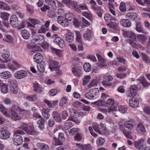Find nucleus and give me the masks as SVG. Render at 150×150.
Here are the masks:
<instances>
[{
    "label": "nucleus",
    "instance_id": "obj_1",
    "mask_svg": "<svg viewBox=\"0 0 150 150\" xmlns=\"http://www.w3.org/2000/svg\"><path fill=\"white\" fill-rule=\"evenodd\" d=\"M20 108L18 106L13 105L11 108L10 110L11 114V118L14 121H19L21 120L22 117V115L20 114V112L19 113H17L16 111L20 112Z\"/></svg>",
    "mask_w": 150,
    "mask_h": 150
},
{
    "label": "nucleus",
    "instance_id": "obj_2",
    "mask_svg": "<svg viewBox=\"0 0 150 150\" xmlns=\"http://www.w3.org/2000/svg\"><path fill=\"white\" fill-rule=\"evenodd\" d=\"M24 133L20 130H17L13 135V143L16 146L21 145L23 142V137L21 134H23Z\"/></svg>",
    "mask_w": 150,
    "mask_h": 150
},
{
    "label": "nucleus",
    "instance_id": "obj_3",
    "mask_svg": "<svg viewBox=\"0 0 150 150\" xmlns=\"http://www.w3.org/2000/svg\"><path fill=\"white\" fill-rule=\"evenodd\" d=\"M99 90L97 88H95L90 90L85 94V97L90 99H94L97 98L98 96Z\"/></svg>",
    "mask_w": 150,
    "mask_h": 150
},
{
    "label": "nucleus",
    "instance_id": "obj_4",
    "mask_svg": "<svg viewBox=\"0 0 150 150\" xmlns=\"http://www.w3.org/2000/svg\"><path fill=\"white\" fill-rule=\"evenodd\" d=\"M144 140L141 139L138 141H135L134 145L135 147L139 150H150V147H146L144 148L143 145Z\"/></svg>",
    "mask_w": 150,
    "mask_h": 150
},
{
    "label": "nucleus",
    "instance_id": "obj_5",
    "mask_svg": "<svg viewBox=\"0 0 150 150\" xmlns=\"http://www.w3.org/2000/svg\"><path fill=\"white\" fill-rule=\"evenodd\" d=\"M69 110L70 113L72 114L68 120L69 121H72L74 122L76 124H79L81 122V121L78 118L75 117L74 115L76 114L75 111L71 108H70Z\"/></svg>",
    "mask_w": 150,
    "mask_h": 150
},
{
    "label": "nucleus",
    "instance_id": "obj_6",
    "mask_svg": "<svg viewBox=\"0 0 150 150\" xmlns=\"http://www.w3.org/2000/svg\"><path fill=\"white\" fill-rule=\"evenodd\" d=\"M136 122L135 120L132 119L126 121L124 125L126 128L129 130H131L136 125Z\"/></svg>",
    "mask_w": 150,
    "mask_h": 150
},
{
    "label": "nucleus",
    "instance_id": "obj_7",
    "mask_svg": "<svg viewBox=\"0 0 150 150\" xmlns=\"http://www.w3.org/2000/svg\"><path fill=\"white\" fill-rule=\"evenodd\" d=\"M82 68L79 66H75L72 68V72L76 77H79L81 76Z\"/></svg>",
    "mask_w": 150,
    "mask_h": 150
},
{
    "label": "nucleus",
    "instance_id": "obj_8",
    "mask_svg": "<svg viewBox=\"0 0 150 150\" xmlns=\"http://www.w3.org/2000/svg\"><path fill=\"white\" fill-rule=\"evenodd\" d=\"M57 21L58 23L64 27H67L69 25V23L67 20L61 16L58 17Z\"/></svg>",
    "mask_w": 150,
    "mask_h": 150
},
{
    "label": "nucleus",
    "instance_id": "obj_9",
    "mask_svg": "<svg viewBox=\"0 0 150 150\" xmlns=\"http://www.w3.org/2000/svg\"><path fill=\"white\" fill-rule=\"evenodd\" d=\"M28 75V72L26 71L22 70L16 71L15 74L16 78L17 79H21L27 76Z\"/></svg>",
    "mask_w": 150,
    "mask_h": 150
},
{
    "label": "nucleus",
    "instance_id": "obj_10",
    "mask_svg": "<svg viewBox=\"0 0 150 150\" xmlns=\"http://www.w3.org/2000/svg\"><path fill=\"white\" fill-rule=\"evenodd\" d=\"M53 41L54 43L60 47H63L65 46V45L64 40L59 37L55 38Z\"/></svg>",
    "mask_w": 150,
    "mask_h": 150
},
{
    "label": "nucleus",
    "instance_id": "obj_11",
    "mask_svg": "<svg viewBox=\"0 0 150 150\" xmlns=\"http://www.w3.org/2000/svg\"><path fill=\"white\" fill-rule=\"evenodd\" d=\"M10 133L6 130H2L0 131V138L3 139H6L9 137Z\"/></svg>",
    "mask_w": 150,
    "mask_h": 150
},
{
    "label": "nucleus",
    "instance_id": "obj_12",
    "mask_svg": "<svg viewBox=\"0 0 150 150\" xmlns=\"http://www.w3.org/2000/svg\"><path fill=\"white\" fill-rule=\"evenodd\" d=\"M129 104L131 107L136 108L138 106L139 102L137 98L133 97L129 100Z\"/></svg>",
    "mask_w": 150,
    "mask_h": 150
},
{
    "label": "nucleus",
    "instance_id": "obj_13",
    "mask_svg": "<svg viewBox=\"0 0 150 150\" xmlns=\"http://www.w3.org/2000/svg\"><path fill=\"white\" fill-rule=\"evenodd\" d=\"M33 38L35 41H37V44H41L45 41V38L43 36L41 35H35Z\"/></svg>",
    "mask_w": 150,
    "mask_h": 150
},
{
    "label": "nucleus",
    "instance_id": "obj_14",
    "mask_svg": "<svg viewBox=\"0 0 150 150\" xmlns=\"http://www.w3.org/2000/svg\"><path fill=\"white\" fill-rule=\"evenodd\" d=\"M114 100L113 98H110L107 99L106 103L107 106L108 107V108H110L111 109L115 108V110L113 111H116L117 110V107L114 106Z\"/></svg>",
    "mask_w": 150,
    "mask_h": 150
},
{
    "label": "nucleus",
    "instance_id": "obj_15",
    "mask_svg": "<svg viewBox=\"0 0 150 150\" xmlns=\"http://www.w3.org/2000/svg\"><path fill=\"white\" fill-rule=\"evenodd\" d=\"M124 36L125 38H131L132 41H134L136 39L135 34L131 31H125L124 33Z\"/></svg>",
    "mask_w": 150,
    "mask_h": 150
},
{
    "label": "nucleus",
    "instance_id": "obj_16",
    "mask_svg": "<svg viewBox=\"0 0 150 150\" xmlns=\"http://www.w3.org/2000/svg\"><path fill=\"white\" fill-rule=\"evenodd\" d=\"M67 31H68V32L66 35V40L68 42H73L74 38V33L70 32L69 30H68Z\"/></svg>",
    "mask_w": 150,
    "mask_h": 150
},
{
    "label": "nucleus",
    "instance_id": "obj_17",
    "mask_svg": "<svg viewBox=\"0 0 150 150\" xmlns=\"http://www.w3.org/2000/svg\"><path fill=\"white\" fill-rule=\"evenodd\" d=\"M64 134L62 133H59L58 139H56L55 142V145L56 146L60 145L62 144V142L64 140Z\"/></svg>",
    "mask_w": 150,
    "mask_h": 150
},
{
    "label": "nucleus",
    "instance_id": "obj_18",
    "mask_svg": "<svg viewBox=\"0 0 150 150\" xmlns=\"http://www.w3.org/2000/svg\"><path fill=\"white\" fill-rule=\"evenodd\" d=\"M43 56L40 53H37L34 56L33 60L34 62L39 63L42 62L43 59Z\"/></svg>",
    "mask_w": 150,
    "mask_h": 150
},
{
    "label": "nucleus",
    "instance_id": "obj_19",
    "mask_svg": "<svg viewBox=\"0 0 150 150\" xmlns=\"http://www.w3.org/2000/svg\"><path fill=\"white\" fill-rule=\"evenodd\" d=\"M120 24L124 27L128 28L132 25L131 22L128 19H123L120 21Z\"/></svg>",
    "mask_w": 150,
    "mask_h": 150
},
{
    "label": "nucleus",
    "instance_id": "obj_20",
    "mask_svg": "<svg viewBox=\"0 0 150 150\" xmlns=\"http://www.w3.org/2000/svg\"><path fill=\"white\" fill-rule=\"evenodd\" d=\"M18 22L17 16L15 15H13L11 17L10 22V24L13 27H16Z\"/></svg>",
    "mask_w": 150,
    "mask_h": 150
},
{
    "label": "nucleus",
    "instance_id": "obj_21",
    "mask_svg": "<svg viewBox=\"0 0 150 150\" xmlns=\"http://www.w3.org/2000/svg\"><path fill=\"white\" fill-rule=\"evenodd\" d=\"M50 110L49 108H43L41 110V113L45 119H48L50 117L49 112Z\"/></svg>",
    "mask_w": 150,
    "mask_h": 150
},
{
    "label": "nucleus",
    "instance_id": "obj_22",
    "mask_svg": "<svg viewBox=\"0 0 150 150\" xmlns=\"http://www.w3.org/2000/svg\"><path fill=\"white\" fill-rule=\"evenodd\" d=\"M76 145L78 148L83 150H92V147L89 144L82 145L78 144H76Z\"/></svg>",
    "mask_w": 150,
    "mask_h": 150
},
{
    "label": "nucleus",
    "instance_id": "obj_23",
    "mask_svg": "<svg viewBox=\"0 0 150 150\" xmlns=\"http://www.w3.org/2000/svg\"><path fill=\"white\" fill-rule=\"evenodd\" d=\"M91 32L89 29H87L86 33L83 35V37L86 40L90 41L91 38Z\"/></svg>",
    "mask_w": 150,
    "mask_h": 150
},
{
    "label": "nucleus",
    "instance_id": "obj_24",
    "mask_svg": "<svg viewBox=\"0 0 150 150\" xmlns=\"http://www.w3.org/2000/svg\"><path fill=\"white\" fill-rule=\"evenodd\" d=\"M37 146L40 150H49V147L46 144L42 143H38L36 144Z\"/></svg>",
    "mask_w": 150,
    "mask_h": 150
},
{
    "label": "nucleus",
    "instance_id": "obj_25",
    "mask_svg": "<svg viewBox=\"0 0 150 150\" xmlns=\"http://www.w3.org/2000/svg\"><path fill=\"white\" fill-rule=\"evenodd\" d=\"M21 34L23 38L25 40L28 39L30 37V34L29 32L25 29L21 30Z\"/></svg>",
    "mask_w": 150,
    "mask_h": 150
},
{
    "label": "nucleus",
    "instance_id": "obj_26",
    "mask_svg": "<svg viewBox=\"0 0 150 150\" xmlns=\"http://www.w3.org/2000/svg\"><path fill=\"white\" fill-rule=\"evenodd\" d=\"M58 62L57 61L52 62L49 66L51 71L56 70L58 68Z\"/></svg>",
    "mask_w": 150,
    "mask_h": 150
},
{
    "label": "nucleus",
    "instance_id": "obj_27",
    "mask_svg": "<svg viewBox=\"0 0 150 150\" xmlns=\"http://www.w3.org/2000/svg\"><path fill=\"white\" fill-rule=\"evenodd\" d=\"M26 132L28 134L32 135H36L38 134V132L34 129V128L30 126H29L28 127Z\"/></svg>",
    "mask_w": 150,
    "mask_h": 150
},
{
    "label": "nucleus",
    "instance_id": "obj_28",
    "mask_svg": "<svg viewBox=\"0 0 150 150\" xmlns=\"http://www.w3.org/2000/svg\"><path fill=\"white\" fill-rule=\"evenodd\" d=\"M43 101L50 108H52L58 102V100L50 101L46 99H44Z\"/></svg>",
    "mask_w": 150,
    "mask_h": 150
},
{
    "label": "nucleus",
    "instance_id": "obj_29",
    "mask_svg": "<svg viewBox=\"0 0 150 150\" xmlns=\"http://www.w3.org/2000/svg\"><path fill=\"white\" fill-rule=\"evenodd\" d=\"M125 17L131 20H134L137 18V15L135 13H129L126 14Z\"/></svg>",
    "mask_w": 150,
    "mask_h": 150
},
{
    "label": "nucleus",
    "instance_id": "obj_30",
    "mask_svg": "<svg viewBox=\"0 0 150 150\" xmlns=\"http://www.w3.org/2000/svg\"><path fill=\"white\" fill-rule=\"evenodd\" d=\"M0 88L2 93L5 94L8 92V85L6 84L0 82Z\"/></svg>",
    "mask_w": 150,
    "mask_h": 150
},
{
    "label": "nucleus",
    "instance_id": "obj_31",
    "mask_svg": "<svg viewBox=\"0 0 150 150\" xmlns=\"http://www.w3.org/2000/svg\"><path fill=\"white\" fill-rule=\"evenodd\" d=\"M75 36L76 41L79 43H82L83 42V39L80 32L79 31H76Z\"/></svg>",
    "mask_w": 150,
    "mask_h": 150
},
{
    "label": "nucleus",
    "instance_id": "obj_32",
    "mask_svg": "<svg viewBox=\"0 0 150 150\" xmlns=\"http://www.w3.org/2000/svg\"><path fill=\"white\" fill-rule=\"evenodd\" d=\"M0 76L3 79H6L11 78V74L9 71H6L1 73Z\"/></svg>",
    "mask_w": 150,
    "mask_h": 150
},
{
    "label": "nucleus",
    "instance_id": "obj_33",
    "mask_svg": "<svg viewBox=\"0 0 150 150\" xmlns=\"http://www.w3.org/2000/svg\"><path fill=\"white\" fill-rule=\"evenodd\" d=\"M100 129L101 131V133L105 135H108L109 134L110 132L108 130H107L105 127H104V125L102 123H100Z\"/></svg>",
    "mask_w": 150,
    "mask_h": 150
},
{
    "label": "nucleus",
    "instance_id": "obj_34",
    "mask_svg": "<svg viewBox=\"0 0 150 150\" xmlns=\"http://www.w3.org/2000/svg\"><path fill=\"white\" fill-rule=\"evenodd\" d=\"M137 81L139 83H141L144 86H146L149 85V84L145 80L144 78L142 76L138 78L137 79Z\"/></svg>",
    "mask_w": 150,
    "mask_h": 150
},
{
    "label": "nucleus",
    "instance_id": "obj_35",
    "mask_svg": "<svg viewBox=\"0 0 150 150\" xmlns=\"http://www.w3.org/2000/svg\"><path fill=\"white\" fill-rule=\"evenodd\" d=\"M37 123L38 125V128L42 130L44 129L45 120L42 117L39 119V120L37 122Z\"/></svg>",
    "mask_w": 150,
    "mask_h": 150
},
{
    "label": "nucleus",
    "instance_id": "obj_36",
    "mask_svg": "<svg viewBox=\"0 0 150 150\" xmlns=\"http://www.w3.org/2000/svg\"><path fill=\"white\" fill-rule=\"evenodd\" d=\"M90 3L91 5V7L93 9L95 10H100L101 9V7L97 6L96 2L94 0L90 1Z\"/></svg>",
    "mask_w": 150,
    "mask_h": 150
},
{
    "label": "nucleus",
    "instance_id": "obj_37",
    "mask_svg": "<svg viewBox=\"0 0 150 150\" xmlns=\"http://www.w3.org/2000/svg\"><path fill=\"white\" fill-rule=\"evenodd\" d=\"M45 65L44 63H38L37 65V68L38 70L40 72L43 73L45 70Z\"/></svg>",
    "mask_w": 150,
    "mask_h": 150
},
{
    "label": "nucleus",
    "instance_id": "obj_38",
    "mask_svg": "<svg viewBox=\"0 0 150 150\" xmlns=\"http://www.w3.org/2000/svg\"><path fill=\"white\" fill-rule=\"evenodd\" d=\"M10 16V14L5 12H1L0 13V17L3 21H7Z\"/></svg>",
    "mask_w": 150,
    "mask_h": 150
},
{
    "label": "nucleus",
    "instance_id": "obj_39",
    "mask_svg": "<svg viewBox=\"0 0 150 150\" xmlns=\"http://www.w3.org/2000/svg\"><path fill=\"white\" fill-rule=\"evenodd\" d=\"M33 89L34 91L38 93H40L42 91L41 85L38 83L33 84Z\"/></svg>",
    "mask_w": 150,
    "mask_h": 150
},
{
    "label": "nucleus",
    "instance_id": "obj_40",
    "mask_svg": "<svg viewBox=\"0 0 150 150\" xmlns=\"http://www.w3.org/2000/svg\"><path fill=\"white\" fill-rule=\"evenodd\" d=\"M137 37L138 40L142 44L144 43L147 39L146 36L142 35H138Z\"/></svg>",
    "mask_w": 150,
    "mask_h": 150
},
{
    "label": "nucleus",
    "instance_id": "obj_41",
    "mask_svg": "<svg viewBox=\"0 0 150 150\" xmlns=\"http://www.w3.org/2000/svg\"><path fill=\"white\" fill-rule=\"evenodd\" d=\"M137 130L139 132L144 134L146 132V129L144 125L140 123L137 126Z\"/></svg>",
    "mask_w": 150,
    "mask_h": 150
},
{
    "label": "nucleus",
    "instance_id": "obj_42",
    "mask_svg": "<svg viewBox=\"0 0 150 150\" xmlns=\"http://www.w3.org/2000/svg\"><path fill=\"white\" fill-rule=\"evenodd\" d=\"M107 25L110 28L114 29H116L117 28L118 25V23L116 22H111L109 23H108Z\"/></svg>",
    "mask_w": 150,
    "mask_h": 150
},
{
    "label": "nucleus",
    "instance_id": "obj_43",
    "mask_svg": "<svg viewBox=\"0 0 150 150\" xmlns=\"http://www.w3.org/2000/svg\"><path fill=\"white\" fill-rule=\"evenodd\" d=\"M0 8L3 10L8 11L10 9V7L6 3L0 2Z\"/></svg>",
    "mask_w": 150,
    "mask_h": 150
},
{
    "label": "nucleus",
    "instance_id": "obj_44",
    "mask_svg": "<svg viewBox=\"0 0 150 150\" xmlns=\"http://www.w3.org/2000/svg\"><path fill=\"white\" fill-rule=\"evenodd\" d=\"M53 117L56 122H61V118L59 116V114L57 112L54 111L53 112Z\"/></svg>",
    "mask_w": 150,
    "mask_h": 150
},
{
    "label": "nucleus",
    "instance_id": "obj_45",
    "mask_svg": "<svg viewBox=\"0 0 150 150\" xmlns=\"http://www.w3.org/2000/svg\"><path fill=\"white\" fill-rule=\"evenodd\" d=\"M104 18L105 20L108 22H109L110 21H115V18L114 17L112 16L109 13L105 14Z\"/></svg>",
    "mask_w": 150,
    "mask_h": 150
},
{
    "label": "nucleus",
    "instance_id": "obj_46",
    "mask_svg": "<svg viewBox=\"0 0 150 150\" xmlns=\"http://www.w3.org/2000/svg\"><path fill=\"white\" fill-rule=\"evenodd\" d=\"M26 100L30 101H34L37 99V96L36 94L28 96L26 97Z\"/></svg>",
    "mask_w": 150,
    "mask_h": 150
},
{
    "label": "nucleus",
    "instance_id": "obj_47",
    "mask_svg": "<svg viewBox=\"0 0 150 150\" xmlns=\"http://www.w3.org/2000/svg\"><path fill=\"white\" fill-rule=\"evenodd\" d=\"M98 83V80L93 79L91 81L90 83L88 85V87L89 88L96 87L97 86Z\"/></svg>",
    "mask_w": 150,
    "mask_h": 150
},
{
    "label": "nucleus",
    "instance_id": "obj_48",
    "mask_svg": "<svg viewBox=\"0 0 150 150\" xmlns=\"http://www.w3.org/2000/svg\"><path fill=\"white\" fill-rule=\"evenodd\" d=\"M109 11L113 16H115L116 13L115 11V8L113 4L110 3H109L108 4Z\"/></svg>",
    "mask_w": 150,
    "mask_h": 150
},
{
    "label": "nucleus",
    "instance_id": "obj_49",
    "mask_svg": "<svg viewBox=\"0 0 150 150\" xmlns=\"http://www.w3.org/2000/svg\"><path fill=\"white\" fill-rule=\"evenodd\" d=\"M137 88L136 85H133L131 86L130 89V92L132 96H134L136 94Z\"/></svg>",
    "mask_w": 150,
    "mask_h": 150
},
{
    "label": "nucleus",
    "instance_id": "obj_50",
    "mask_svg": "<svg viewBox=\"0 0 150 150\" xmlns=\"http://www.w3.org/2000/svg\"><path fill=\"white\" fill-rule=\"evenodd\" d=\"M114 108H112L111 109L110 108H108L107 109H102L100 108H98V110L106 114L107 113H109L111 111H112L113 110H114Z\"/></svg>",
    "mask_w": 150,
    "mask_h": 150
},
{
    "label": "nucleus",
    "instance_id": "obj_51",
    "mask_svg": "<svg viewBox=\"0 0 150 150\" xmlns=\"http://www.w3.org/2000/svg\"><path fill=\"white\" fill-rule=\"evenodd\" d=\"M83 69L86 72L90 71L91 70V66L90 64L88 63H85L83 65Z\"/></svg>",
    "mask_w": 150,
    "mask_h": 150
},
{
    "label": "nucleus",
    "instance_id": "obj_52",
    "mask_svg": "<svg viewBox=\"0 0 150 150\" xmlns=\"http://www.w3.org/2000/svg\"><path fill=\"white\" fill-rule=\"evenodd\" d=\"M3 51L4 52L2 53V57L4 59H7L10 56L9 53L8 51L6 50L5 49L3 50Z\"/></svg>",
    "mask_w": 150,
    "mask_h": 150
},
{
    "label": "nucleus",
    "instance_id": "obj_53",
    "mask_svg": "<svg viewBox=\"0 0 150 150\" xmlns=\"http://www.w3.org/2000/svg\"><path fill=\"white\" fill-rule=\"evenodd\" d=\"M136 30L139 33H143L144 32L143 30L141 24L140 23H137L136 24Z\"/></svg>",
    "mask_w": 150,
    "mask_h": 150
},
{
    "label": "nucleus",
    "instance_id": "obj_54",
    "mask_svg": "<svg viewBox=\"0 0 150 150\" xmlns=\"http://www.w3.org/2000/svg\"><path fill=\"white\" fill-rule=\"evenodd\" d=\"M105 142V140L102 137H99L97 140L96 143L98 146H100L103 145Z\"/></svg>",
    "mask_w": 150,
    "mask_h": 150
},
{
    "label": "nucleus",
    "instance_id": "obj_55",
    "mask_svg": "<svg viewBox=\"0 0 150 150\" xmlns=\"http://www.w3.org/2000/svg\"><path fill=\"white\" fill-rule=\"evenodd\" d=\"M68 100L66 98L63 97L60 100L59 102V105L62 106L64 105L67 104L68 102Z\"/></svg>",
    "mask_w": 150,
    "mask_h": 150
},
{
    "label": "nucleus",
    "instance_id": "obj_56",
    "mask_svg": "<svg viewBox=\"0 0 150 150\" xmlns=\"http://www.w3.org/2000/svg\"><path fill=\"white\" fill-rule=\"evenodd\" d=\"M83 16L88 18L90 20L92 19V14L90 12H84L82 13Z\"/></svg>",
    "mask_w": 150,
    "mask_h": 150
},
{
    "label": "nucleus",
    "instance_id": "obj_57",
    "mask_svg": "<svg viewBox=\"0 0 150 150\" xmlns=\"http://www.w3.org/2000/svg\"><path fill=\"white\" fill-rule=\"evenodd\" d=\"M28 127L27 124L24 123H22L21 125V126L19 130H21V131H23L24 133V131L26 132Z\"/></svg>",
    "mask_w": 150,
    "mask_h": 150
},
{
    "label": "nucleus",
    "instance_id": "obj_58",
    "mask_svg": "<svg viewBox=\"0 0 150 150\" xmlns=\"http://www.w3.org/2000/svg\"><path fill=\"white\" fill-rule=\"evenodd\" d=\"M142 57L143 61L145 62L149 61L148 63H150V59H149L148 56L144 53H142Z\"/></svg>",
    "mask_w": 150,
    "mask_h": 150
},
{
    "label": "nucleus",
    "instance_id": "obj_59",
    "mask_svg": "<svg viewBox=\"0 0 150 150\" xmlns=\"http://www.w3.org/2000/svg\"><path fill=\"white\" fill-rule=\"evenodd\" d=\"M93 129L96 132H98L99 134H101V131L100 130V128L98 124H93Z\"/></svg>",
    "mask_w": 150,
    "mask_h": 150
},
{
    "label": "nucleus",
    "instance_id": "obj_60",
    "mask_svg": "<svg viewBox=\"0 0 150 150\" xmlns=\"http://www.w3.org/2000/svg\"><path fill=\"white\" fill-rule=\"evenodd\" d=\"M119 9L122 12H125L126 11V7L125 3L124 2L121 3Z\"/></svg>",
    "mask_w": 150,
    "mask_h": 150
},
{
    "label": "nucleus",
    "instance_id": "obj_61",
    "mask_svg": "<svg viewBox=\"0 0 150 150\" xmlns=\"http://www.w3.org/2000/svg\"><path fill=\"white\" fill-rule=\"evenodd\" d=\"M91 78V76L90 75L85 76L84 77V79L83 81V85H85L89 81Z\"/></svg>",
    "mask_w": 150,
    "mask_h": 150
},
{
    "label": "nucleus",
    "instance_id": "obj_62",
    "mask_svg": "<svg viewBox=\"0 0 150 150\" xmlns=\"http://www.w3.org/2000/svg\"><path fill=\"white\" fill-rule=\"evenodd\" d=\"M123 133L126 138L129 139H132V137L131 136L130 133L127 130H124Z\"/></svg>",
    "mask_w": 150,
    "mask_h": 150
},
{
    "label": "nucleus",
    "instance_id": "obj_63",
    "mask_svg": "<svg viewBox=\"0 0 150 150\" xmlns=\"http://www.w3.org/2000/svg\"><path fill=\"white\" fill-rule=\"evenodd\" d=\"M127 109L126 107L120 106L119 107V111L122 113H124L127 111Z\"/></svg>",
    "mask_w": 150,
    "mask_h": 150
},
{
    "label": "nucleus",
    "instance_id": "obj_64",
    "mask_svg": "<svg viewBox=\"0 0 150 150\" xmlns=\"http://www.w3.org/2000/svg\"><path fill=\"white\" fill-rule=\"evenodd\" d=\"M144 112L146 114L150 115V107L146 106L142 107Z\"/></svg>",
    "mask_w": 150,
    "mask_h": 150
}]
</instances>
